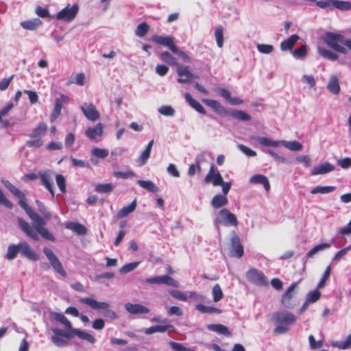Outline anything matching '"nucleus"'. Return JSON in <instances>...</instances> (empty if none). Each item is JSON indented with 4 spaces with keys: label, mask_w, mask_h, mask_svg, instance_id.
I'll return each instance as SVG.
<instances>
[{
    "label": "nucleus",
    "mask_w": 351,
    "mask_h": 351,
    "mask_svg": "<svg viewBox=\"0 0 351 351\" xmlns=\"http://www.w3.org/2000/svg\"><path fill=\"white\" fill-rule=\"evenodd\" d=\"M25 210L32 220L33 228L27 221L21 218H19L18 223L21 230L33 240L37 241L39 234L47 240L54 241L53 236L44 227L45 224V221L30 207H28Z\"/></svg>",
    "instance_id": "f257e3e1"
},
{
    "label": "nucleus",
    "mask_w": 351,
    "mask_h": 351,
    "mask_svg": "<svg viewBox=\"0 0 351 351\" xmlns=\"http://www.w3.org/2000/svg\"><path fill=\"white\" fill-rule=\"evenodd\" d=\"M272 320L276 325L274 331L278 334L287 333L297 322V317L290 311H281L273 314Z\"/></svg>",
    "instance_id": "f03ea898"
},
{
    "label": "nucleus",
    "mask_w": 351,
    "mask_h": 351,
    "mask_svg": "<svg viewBox=\"0 0 351 351\" xmlns=\"http://www.w3.org/2000/svg\"><path fill=\"white\" fill-rule=\"evenodd\" d=\"M251 139L255 140L263 146L273 147L282 146L292 152H298L302 150V149L303 148L302 144L298 141H275L265 136H252L251 137Z\"/></svg>",
    "instance_id": "7ed1b4c3"
},
{
    "label": "nucleus",
    "mask_w": 351,
    "mask_h": 351,
    "mask_svg": "<svg viewBox=\"0 0 351 351\" xmlns=\"http://www.w3.org/2000/svg\"><path fill=\"white\" fill-rule=\"evenodd\" d=\"M214 225L219 230L220 226L226 227L237 226V216L227 208H222L215 215Z\"/></svg>",
    "instance_id": "20e7f679"
},
{
    "label": "nucleus",
    "mask_w": 351,
    "mask_h": 351,
    "mask_svg": "<svg viewBox=\"0 0 351 351\" xmlns=\"http://www.w3.org/2000/svg\"><path fill=\"white\" fill-rule=\"evenodd\" d=\"M80 302L88 305L90 308L98 311H104V315L106 317L114 319L117 317L116 313L109 309V304L106 302H98L91 298H82L80 300Z\"/></svg>",
    "instance_id": "39448f33"
},
{
    "label": "nucleus",
    "mask_w": 351,
    "mask_h": 351,
    "mask_svg": "<svg viewBox=\"0 0 351 351\" xmlns=\"http://www.w3.org/2000/svg\"><path fill=\"white\" fill-rule=\"evenodd\" d=\"M324 41L335 51L342 53H346L347 50L343 46L345 40L342 35L327 32L324 37Z\"/></svg>",
    "instance_id": "423d86ee"
},
{
    "label": "nucleus",
    "mask_w": 351,
    "mask_h": 351,
    "mask_svg": "<svg viewBox=\"0 0 351 351\" xmlns=\"http://www.w3.org/2000/svg\"><path fill=\"white\" fill-rule=\"evenodd\" d=\"M43 252L46 256L47 258L48 259L49 262L50 263L53 269L62 276H66V271L64 270L62 263H60L58 257L55 255V254L53 252V251L48 247H45L43 249Z\"/></svg>",
    "instance_id": "0eeeda50"
},
{
    "label": "nucleus",
    "mask_w": 351,
    "mask_h": 351,
    "mask_svg": "<svg viewBox=\"0 0 351 351\" xmlns=\"http://www.w3.org/2000/svg\"><path fill=\"white\" fill-rule=\"evenodd\" d=\"M246 277L250 282L257 286L263 287L268 285L267 279L264 274L258 269H250L246 274Z\"/></svg>",
    "instance_id": "6e6552de"
},
{
    "label": "nucleus",
    "mask_w": 351,
    "mask_h": 351,
    "mask_svg": "<svg viewBox=\"0 0 351 351\" xmlns=\"http://www.w3.org/2000/svg\"><path fill=\"white\" fill-rule=\"evenodd\" d=\"M79 10V7L77 5L75 4L72 6L69 5H67L64 9L61 10L56 15V19L58 20L64 21L66 22H70L73 21Z\"/></svg>",
    "instance_id": "1a4fd4ad"
},
{
    "label": "nucleus",
    "mask_w": 351,
    "mask_h": 351,
    "mask_svg": "<svg viewBox=\"0 0 351 351\" xmlns=\"http://www.w3.org/2000/svg\"><path fill=\"white\" fill-rule=\"evenodd\" d=\"M145 281L149 284L167 285L173 287H180L179 282L168 275L147 278Z\"/></svg>",
    "instance_id": "9d476101"
},
{
    "label": "nucleus",
    "mask_w": 351,
    "mask_h": 351,
    "mask_svg": "<svg viewBox=\"0 0 351 351\" xmlns=\"http://www.w3.org/2000/svg\"><path fill=\"white\" fill-rule=\"evenodd\" d=\"M53 335L51 337L52 342L58 347L66 346L68 343L67 339L72 338V337L67 336L68 330L66 332L57 328H51Z\"/></svg>",
    "instance_id": "9b49d317"
},
{
    "label": "nucleus",
    "mask_w": 351,
    "mask_h": 351,
    "mask_svg": "<svg viewBox=\"0 0 351 351\" xmlns=\"http://www.w3.org/2000/svg\"><path fill=\"white\" fill-rule=\"evenodd\" d=\"M231 250L230 254L232 256L241 258L243 255V247L241 244L240 239L237 233L233 231L231 233Z\"/></svg>",
    "instance_id": "f8f14e48"
},
{
    "label": "nucleus",
    "mask_w": 351,
    "mask_h": 351,
    "mask_svg": "<svg viewBox=\"0 0 351 351\" xmlns=\"http://www.w3.org/2000/svg\"><path fill=\"white\" fill-rule=\"evenodd\" d=\"M80 109L87 119L95 121L99 118V112L92 103H84L80 106Z\"/></svg>",
    "instance_id": "ddd939ff"
},
{
    "label": "nucleus",
    "mask_w": 351,
    "mask_h": 351,
    "mask_svg": "<svg viewBox=\"0 0 351 351\" xmlns=\"http://www.w3.org/2000/svg\"><path fill=\"white\" fill-rule=\"evenodd\" d=\"M69 100V97L65 95H61L60 97L56 99L54 108L50 115L51 122H53L60 117L63 104H67Z\"/></svg>",
    "instance_id": "4468645a"
},
{
    "label": "nucleus",
    "mask_w": 351,
    "mask_h": 351,
    "mask_svg": "<svg viewBox=\"0 0 351 351\" xmlns=\"http://www.w3.org/2000/svg\"><path fill=\"white\" fill-rule=\"evenodd\" d=\"M223 178L218 169L212 165L206 174L204 182L207 184L212 183L213 186H218L222 184Z\"/></svg>",
    "instance_id": "2eb2a0df"
},
{
    "label": "nucleus",
    "mask_w": 351,
    "mask_h": 351,
    "mask_svg": "<svg viewBox=\"0 0 351 351\" xmlns=\"http://www.w3.org/2000/svg\"><path fill=\"white\" fill-rule=\"evenodd\" d=\"M42 184L49 191L52 197H54V187L51 171H40L38 173Z\"/></svg>",
    "instance_id": "dca6fc26"
},
{
    "label": "nucleus",
    "mask_w": 351,
    "mask_h": 351,
    "mask_svg": "<svg viewBox=\"0 0 351 351\" xmlns=\"http://www.w3.org/2000/svg\"><path fill=\"white\" fill-rule=\"evenodd\" d=\"M66 335L72 337L77 336L79 339L84 340L90 344H94L96 341L95 337L92 334L77 328H73V329H71L70 331H68Z\"/></svg>",
    "instance_id": "f3484780"
},
{
    "label": "nucleus",
    "mask_w": 351,
    "mask_h": 351,
    "mask_svg": "<svg viewBox=\"0 0 351 351\" xmlns=\"http://www.w3.org/2000/svg\"><path fill=\"white\" fill-rule=\"evenodd\" d=\"M152 40L156 43L167 47L171 51H176V46L171 36L154 35L152 37Z\"/></svg>",
    "instance_id": "a211bd4d"
},
{
    "label": "nucleus",
    "mask_w": 351,
    "mask_h": 351,
    "mask_svg": "<svg viewBox=\"0 0 351 351\" xmlns=\"http://www.w3.org/2000/svg\"><path fill=\"white\" fill-rule=\"evenodd\" d=\"M327 90L332 95H337L341 91L339 79L335 74L330 75L326 84Z\"/></svg>",
    "instance_id": "6ab92c4d"
},
{
    "label": "nucleus",
    "mask_w": 351,
    "mask_h": 351,
    "mask_svg": "<svg viewBox=\"0 0 351 351\" xmlns=\"http://www.w3.org/2000/svg\"><path fill=\"white\" fill-rule=\"evenodd\" d=\"M21 253L27 259L32 261H37L39 260V256L34 251L29 245L25 242L20 243Z\"/></svg>",
    "instance_id": "aec40b11"
},
{
    "label": "nucleus",
    "mask_w": 351,
    "mask_h": 351,
    "mask_svg": "<svg viewBox=\"0 0 351 351\" xmlns=\"http://www.w3.org/2000/svg\"><path fill=\"white\" fill-rule=\"evenodd\" d=\"M104 125L99 123L94 127H89L85 131V134L90 140H96L97 137H101L104 133Z\"/></svg>",
    "instance_id": "412c9836"
},
{
    "label": "nucleus",
    "mask_w": 351,
    "mask_h": 351,
    "mask_svg": "<svg viewBox=\"0 0 351 351\" xmlns=\"http://www.w3.org/2000/svg\"><path fill=\"white\" fill-rule=\"evenodd\" d=\"M335 166L328 162L314 167L311 171L312 176L322 175L335 170Z\"/></svg>",
    "instance_id": "4be33fe9"
},
{
    "label": "nucleus",
    "mask_w": 351,
    "mask_h": 351,
    "mask_svg": "<svg viewBox=\"0 0 351 351\" xmlns=\"http://www.w3.org/2000/svg\"><path fill=\"white\" fill-rule=\"evenodd\" d=\"M177 72L179 75L178 81L180 83L189 82L194 77L186 66H178Z\"/></svg>",
    "instance_id": "5701e85b"
},
{
    "label": "nucleus",
    "mask_w": 351,
    "mask_h": 351,
    "mask_svg": "<svg viewBox=\"0 0 351 351\" xmlns=\"http://www.w3.org/2000/svg\"><path fill=\"white\" fill-rule=\"evenodd\" d=\"M125 310L131 314H147L149 309L140 304L126 303L125 304Z\"/></svg>",
    "instance_id": "b1692460"
},
{
    "label": "nucleus",
    "mask_w": 351,
    "mask_h": 351,
    "mask_svg": "<svg viewBox=\"0 0 351 351\" xmlns=\"http://www.w3.org/2000/svg\"><path fill=\"white\" fill-rule=\"evenodd\" d=\"M250 184H262L266 191L270 189V184L268 178L262 174H255L252 176L249 180Z\"/></svg>",
    "instance_id": "393cba45"
},
{
    "label": "nucleus",
    "mask_w": 351,
    "mask_h": 351,
    "mask_svg": "<svg viewBox=\"0 0 351 351\" xmlns=\"http://www.w3.org/2000/svg\"><path fill=\"white\" fill-rule=\"evenodd\" d=\"M43 23L39 19H33L22 21L21 26L26 30L34 31L42 25Z\"/></svg>",
    "instance_id": "a878e982"
},
{
    "label": "nucleus",
    "mask_w": 351,
    "mask_h": 351,
    "mask_svg": "<svg viewBox=\"0 0 351 351\" xmlns=\"http://www.w3.org/2000/svg\"><path fill=\"white\" fill-rule=\"evenodd\" d=\"M299 39V36L296 34L291 36L289 38L283 40L280 43V49L282 51L292 49Z\"/></svg>",
    "instance_id": "bb28decb"
},
{
    "label": "nucleus",
    "mask_w": 351,
    "mask_h": 351,
    "mask_svg": "<svg viewBox=\"0 0 351 351\" xmlns=\"http://www.w3.org/2000/svg\"><path fill=\"white\" fill-rule=\"evenodd\" d=\"M228 203V199L225 195L217 194L215 195L211 200V206L215 208H219L226 206Z\"/></svg>",
    "instance_id": "cd10ccee"
},
{
    "label": "nucleus",
    "mask_w": 351,
    "mask_h": 351,
    "mask_svg": "<svg viewBox=\"0 0 351 351\" xmlns=\"http://www.w3.org/2000/svg\"><path fill=\"white\" fill-rule=\"evenodd\" d=\"M184 98L186 100V101L189 104V105L192 108H193L196 111L203 114H206V111L204 107L202 106V104L195 99H194L189 93H186L184 94Z\"/></svg>",
    "instance_id": "c85d7f7f"
},
{
    "label": "nucleus",
    "mask_w": 351,
    "mask_h": 351,
    "mask_svg": "<svg viewBox=\"0 0 351 351\" xmlns=\"http://www.w3.org/2000/svg\"><path fill=\"white\" fill-rule=\"evenodd\" d=\"M297 286V284H292L287 291L282 296L281 302L282 304L287 308H290V300L293 297V291Z\"/></svg>",
    "instance_id": "c756f323"
},
{
    "label": "nucleus",
    "mask_w": 351,
    "mask_h": 351,
    "mask_svg": "<svg viewBox=\"0 0 351 351\" xmlns=\"http://www.w3.org/2000/svg\"><path fill=\"white\" fill-rule=\"evenodd\" d=\"M317 49L319 54L324 58L332 61H335L338 59V56L335 53L324 47L317 46Z\"/></svg>",
    "instance_id": "7c9ffc66"
},
{
    "label": "nucleus",
    "mask_w": 351,
    "mask_h": 351,
    "mask_svg": "<svg viewBox=\"0 0 351 351\" xmlns=\"http://www.w3.org/2000/svg\"><path fill=\"white\" fill-rule=\"evenodd\" d=\"M331 246L330 243H320L314 246L307 254L306 257L307 258L313 257L315 254H318L320 252L326 250L330 248Z\"/></svg>",
    "instance_id": "2f4dec72"
},
{
    "label": "nucleus",
    "mask_w": 351,
    "mask_h": 351,
    "mask_svg": "<svg viewBox=\"0 0 351 351\" xmlns=\"http://www.w3.org/2000/svg\"><path fill=\"white\" fill-rule=\"evenodd\" d=\"M136 200H134L129 205L124 206L121 209H120L117 213V217L119 218H123L125 217H127L136 209Z\"/></svg>",
    "instance_id": "473e14b6"
},
{
    "label": "nucleus",
    "mask_w": 351,
    "mask_h": 351,
    "mask_svg": "<svg viewBox=\"0 0 351 351\" xmlns=\"http://www.w3.org/2000/svg\"><path fill=\"white\" fill-rule=\"evenodd\" d=\"M204 104L208 107L211 108L213 110H215L217 113H221L224 110V108L221 105V104L214 99H204L202 100Z\"/></svg>",
    "instance_id": "72a5a7b5"
},
{
    "label": "nucleus",
    "mask_w": 351,
    "mask_h": 351,
    "mask_svg": "<svg viewBox=\"0 0 351 351\" xmlns=\"http://www.w3.org/2000/svg\"><path fill=\"white\" fill-rule=\"evenodd\" d=\"M66 228L80 235H84L86 232V228L83 225L76 222H69L66 223Z\"/></svg>",
    "instance_id": "f704fd0d"
},
{
    "label": "nucleus",
    "mask_w": 351,
    "mask_h": 351,
    "mask_svg": "<svg viewBox=\"0 0 351 351\" xmlns=\"http://www.w3.org/2000/svg\"><path fill=\"white\" fill-rule=\"evenodd\" d=\"M20 252V243L18 245H10L8 247L5 258L10 261L13 260L16 257L18 253Z\"/></svg>",
    "instance_id": "c9c22d12"
},
{
    "label": "nucleus",
    "mask_w": 351,
    "mask_h": 351,
    "mask_svg": "<svg viewBox=\"0 0 351 351\" xmlns=\"http://www.w3.org/2000/svg\"><path fill=\"white\" fill-rule=\"evenodd\" d=\"M86 82V77L83 73H79L72 75L68 80L67 84H75L79 86H83Z\"/></svg>",
    "instance_id": "e433bc0d"
},
{
    "label": "nucleus",
    "mask_w": 351,
    "mask_h": 351,
    "mask_svg": "<svg viewBox=\"0 0 351 351\" xmlns=\"http://www.w3.org/2000/svg\"><path fill=\"white\" fill-rule=\"evenodd\" d=\"M171 328H173V326L171 325L153 326L148 328H146L145 330V333L147 335H152L155 332H165Z\"/></svg>",
    "instance_id": "4c0bfd02"
},
{
    "label": "nucleus",
    "mask_w": 351,
    "mask_h": 351,
    "mask_svg": "<svg viewBox=\"0 0 351 351\" xmlns=\"http://www.w3.org/2000/svg\"><path fill=\"white\" fill-rule=\"evenodd\" d=\"M332 346L339 349L346 350L351 348V334L343 341H335L331 343Z\"/></svg>",
    "instance_id": "58836bf2"
},
{
    "label": "nucleus",
    "mask_w": 351,
    "mask_h": 351,
    "mask_svg": "<svg viewBox=\"0 0 351 351\" xmlns=\"http://www.w3.org/2000/svg\"><path fill=\"white\" fill-rule=\"evenodd\" d=\"M300 82L308 86V88H315L316 80L311 74H304L300 79Z\"/></svg>",
    "instance_id": "ea45409f"
},
{
    "label": "nucleus",
    "mask_w": 351,
    "mask_h": 351,
    "mask_svg": "<svg viewBox=\"0 0 351 351\" xmlns=\"http://www.w3.org/2000/svg\"><path fill=\"white\" fill-rule=\"evenodd\" d=\"M114 189V186L111 183L97 184L95 186V191L100 194L111 193Z\"/></svg>",
    "instance_id": "a19ab883"
},
{
    "label": "nucleus",
    "mask_w": 351,
    "mask_h": 351,
    "mask_svg": "<svg viewBox=\"0 0 351 351\" xmlns=\"http://www.w3.org/2000/svg\"><path fill=\"white\" fill-rule=\"evenodd\" d=\"M207 328L211 331H214L221 335L226 336H229L230 335L228 328L222 324H209Z\"/></svg>",
    "instance_id": "79ce46f5"
},
{
    "label": "nucleus",
    "mask_w": 351,
    "mask_h": 351,
    "mask_svg": "<svg viewBox=\"0 0 351 351\" xmlns=\"http://www.w3.org/2000/svg\"><path fill=\"white\" fill-rule=\"evenodd\" d=\"M201 156H198L195 160V164H192L189 166V170H188V175L189 176H194L196 173H200L202 171L201 168V162L202 158Z\"/></svg>",
    "instance_id": "37998d69"
},
{
    "label": "nucleus",
    "mask_w": 351,
    "mask_h": 351,
    "mask_svg": "<svg viewBox=\"0 0 351 351\" xmlns=\"http://www.w3.org/2000/svg\"><path fill=\"white\" fill-rule=\"evenodd\" d=\"M335 189H336V187L333 186H317L311 189V194H317V193L327 194V193H330L335 191Z\"/></svg>",
    "instance_id": "c03bdc74"
},
{
    "label": "nucleus",
    "mask_w": 351,
    "mask_h": 351,
    "mask_svg": "<svg viewBox=\"0 0 351 351\" xmlns=\"http://www.w3.org/2000/svg\"><path fill=\"white\" fill-rule=\"evenodd\" d=\"M137 183L141 187H142L150 192L156 193L158 191V189L156 186V184L150 180H138L137 181Z\"/></svg>",
    "instance_id": "a18cd8bd"
},
{
    "label": "nucleus",
    "mask_w": 351,
    "mask_h": 351,
    "mask_svg": "<svg viewBox=\"0 0 351 351\" xmlns=\"http://www.w3.org/2000/svg\"><path fill=\"white\" fill-rule=\"evenodd\" d=\"M47 129V125L45 123H40L32 132L31 138H37L43 135Z\"/></svg>",
    "instance_id": "49530a36"
},
{
    "label": "nucleus",
    "mask_w": 351,
    "mask_h": 351,
    "mask_svg": "<svg viewBox=\"0 0 351 351\" xmlns=\"http://www.w3.org/2000/svg\"><path fill=\"white\" fill-rule=\"evenodd\" d=\"M53 317L56 321L62 324L66 327L68 331H70L71 329H73V328L71 326V322L64 315L60 313H54L53 315Z\"/></svg>",
    "instance_id": "de8ad7c7"
},
{
    "label": "nucleus",
    "mask_w": 351,
    "mask_h": 351,
    "mask_svg": "<svg viewBox=\"0 0 351 351\" xmlns=\"http://www.w3.org/2000/svg\"><path fill=\"white\" fill-rule=\"evenodd\" d=\"M196 309L202 313H220L221 310L213 307V306H206L203 304H199L195 306Z\"/></svg>",
    "instance_id": "09e8293b"
},
{
    "label": "nucleus",
    "mask_w": 351,
    "mask_h": 351,
    "mask_svg": "<svg viewBox=\"0 0 351 351\" xmlns=\"http://www.w3.org/2000/svg\"><path fill=\"white\" fill-rule=\"evenodd\" d=\"M215 38L217 45L219 48L223 46V28L222 26H218L215 30Z\"/></svg>",
    "instance_id": "8fccbe9b"
},
{
    "label": "nucleus",
    "mask_w": 351,
    "mask_h": 351,
    "mask_svg": "<svg viewBox=\"0 0 351 351\" xmlns=\"http://www.w3.org/2000/svg\"><path fill=\"white\" fill-rule=\"evenodd\" d=\"M149 30V26L146 23H141L137 25L135 29L136 36L142 38L145 36Z\"/></svg>",
    "instance_id": "3c124183"
},
{
    "label": "nucleus",
    "mask_w": 351,
    "mask_h": 351,
    "mask_svg": "<svg viewBox=\"0 0 351 351\" xmlns=\"http://www.w3.org/2000/svg\"><path fill=\"white\" fill-rule=\"evenodd\" d=\"M333 8L342 11L351 10V3L350 1L334 0Z\"/></svg>",
    "instance_id": "603ef678"
},
{
    "label": "nucleus",
    "mask_w": 351,
    "mask_h": 351,
    "mask_svg": "<svg viewBox=\"0 0 351 351\" xmlns=\"http://www.w3.org/2000/svg\"><path fill=\"white\" fill-rule=\"evenodd\" d=\"M90 153L93 156L101 159L106 158L109 154L108 149L99 147H93L91 149Z\"/></svg>",
    "instance_id": "864d4df0"
},
{
    "label": "nucleus",
    "mask_w": 351,
    "mask_h": 351,
    "mask_svg": "<svg viewBox=\"0 0 351 351\" xmlns=\"http://www.w3.org/2000/svg\"><path fill=\"white\" fill-rule=\"evenodd\" d=\"M212 295L215 302H217L223 298V294L220 286L218 284L215 285L213 287Z\"/></svg>",
    "instance_id": "5fc2aeb1"
},
{
    "label": "nucleus",
    "mask_w": 351,
    "mask_h": 351,
    "mask_svg": "<svg viewBox=\"0 0 351 351\" xmlns=\"http://www.w3.org/2000/svg\"><path fill=\"white\" fill-rule=\"evenodd\" d=\"M321 296V293L317 290H313L308 292L306 297V301L309 304H313L316 302Z\"/></svg>",
    "instance_id": "6e6d98bb"
},
{
    "label": "nucleus",
    "mask_w": 351,
    "mask_h": 351,
    "mask_svg": "<svg viewBox=\"0 0 351 351\" xmlns=\"http://www.w3.org/2000/svg\"><path fill=\"white\" fill-rule=\"evenodd\" d=\"M306 54H307V47L305 45L301 46L298 49H296L292 51V55L296 59H302L306 57Z\"/></svg>",
    "instance_id": "4d7b16f0"
},
{
    "label": "nucleus",
    "mask_w": 351,
    "mask_h": 351,
    "mask_svg": "<svg viewBox=\"0 0 351 351\" xmlns=\"http://www.w3.org/2000/svg\"><path fill=\"white\" fill-rule=\"evenodd\" d=\"M140 264V262H132L124 265L121 267L119 271L121 274H127L134 270Z\"/></svg>",
    "instance_id": "13d9d810"
},
{
    "label": "nucleus",
    "mask_w": 351,
    "mask_h": 351,
    "mask_svg": "<svg viewBox=\"0 0 351 351\" xmlns=\"http://www.w3.org/2000/svg\"><path fill=\"white\" fill-rule=\"evenodd\" d=\"M169 345L174 351H195L192 348L186 347L182 343L170 341Z\"/></svg>",
    "instance_id": "bf43d9fd"
},
{
    "label": "nucleus",
    "mask_w": 351,
    "mask_h": 351,
    "mask_svg": "<svg viewBox=\"0 0 351 351\" xmlns=\"http://www.w3.org/2000/svg\"><path fill=\"white\" fill-rule=\"evenodd\" d=\"M351 250V245L346 247L337 252L332 258V262L339 261L344 256H346Z\"/></svg>",
    "instance_id": "052dcab7"
},
{
    "label": "nucleus",
    "mask_w": 351,
    "mask_h": 351,
    "mask_svg": "<svg viewBox=\"0 0 351 351\" xmlns=\"http://www.w3.org/2000/svg\"><path fill=\"white\" fill-rule=\"evenodd\" d=\"M160 59L166 63L171 65H176V58L173 57L168 51H164L160 55Z\"/></svg>",
    "instance_id": "680f3d73"
},
{
    "label": "nucleus",
    "mask_w": 351,
    "mask_h": 351,
    "mask_svg": "<svg viewBox=\"0 0 351 351\" xmlns=\"http://www.w3.org/2000/svg\"><path fill=\"white\" fill-rule=\"evenodd\" d=\"M231 114L235 119L241 121H250L251 119V117L242 110H234Z\"/></svg>",
    "instance_id": "e2e57ef3"
},
{
    "label": "nucleus",
    "mask_w": 351,
    "mask_h": 351,
    "mask_svg": "<svg viewBox=\"0 0 351 351\" xmlns=\"http://www.w3.org/2000/svg\"><path fill=\"white\" fill-rule=\"evenodd\" d=\"M257 50L263 54H269L274 51V46L267 44H258L256 45Z\"/></svg>",
    "instance_id": "0e129e2a"
},
{
    "label": "nucleus",
    "mask_w": 351,
    "mask_h": 351,
    "mask_svg": "<svg viewBox=\"0 0 351 351\" xmlns=\"http://www.w3.org/2000/svg\"><path fill=\"white\" fill-rule=\"evenodd\" d=\"M158 112L168 117H173L175 114L174 109L170 106H162L158 108Z\"/></svg>",
    "instance_id": "69168bd1"
},
{
    "label": "nucleus",
    "mask_w": 351,
    "mask_h": 351,
    "mask_svg": "<svg viewBox=\"0 0 351 351\" xmlns=\"http://www.w3.org/2000/svg\"><path fill=\"white\" fill-rule=\"evenodd\" d=\"M169 293L173 298H174L177 300H179L180 301L185 302L188 300L187 293H184L178 290H170Z\"/></svg>",
    "instance_id": "338daca9"
},
{
    "label": "nucleus",
    "mask_w": 351,
    "mask_h": 351,
    "mask_svg": "<svg viewBox=\"0 0 351 351\" xmlns=\"http://www.w3.org/2000/svg\"><path fill=\"white\" fill-rule=\"evenodd\" d=\"M237 147L242 153H243L247 156L254 157L256 156V152L255 151L252 150V149L244 145L239 144L237 145Z\"/></svg>",
    "instance_id": "774afa93"
}]
</instances>
